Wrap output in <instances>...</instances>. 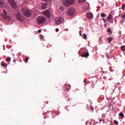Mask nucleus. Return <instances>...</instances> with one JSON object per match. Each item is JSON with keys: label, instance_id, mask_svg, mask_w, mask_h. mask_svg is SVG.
Here are the masks:
<instances>
[{"label": "nucleus", "instance_id": "6ab92c4d", "mask_svg": "<svg viewBox=\"0 0 125 125\" xmlns=\"http://www.w3.org/2000/svg\"><path fill=\"white\" fill-rule=\"evenodd\" d=\"M29 57H27L25 58V60L24 61L25 63H28V61H29Z\"/></svg>", "mask_w": 125, "mask_h": 125}, {"label": "nucleus", "instance_id": "393cba45", "mask_svg": "<svg viewBox=\"0 0 125 125\" xmlns=\"http://www.w3.org/2000/svg\"><path fill=\"white\" fill-rule=\"evenodd\" d=\"M85 2V0H79V2L80 3H83Z\"/></svg>", "mask_w": 125, "mask_h": 125}, {"label": "nucleus", "instance_id": "2eb2a0df", "mask_svg": "<svg viewBox=\"0 0 125 125\" xmlns=\"http://www.w3.org/2000/svg\"><path fill=\"white\" fill-rule=\"evenodd\" d=\"M3 0H0V7H3Z\"/></svg>", "mask_w": 125, "mask_h": 125}, {"label": "nucleus", "instance_id": "f03ea898", "mask_svg": "<svg viewBox=\"0 0 125 125\" xmlns=\"http://www.w3.org/2000/svg\"><path fill=\"white\" fill-rule=\"evenodd\" d=\"M75 3V0H65L63 2V5L65 6H71Z\"/></svg>", "mask_w": 125, "mask_h": 125}, {"label": "nucleus", "instance_id": "ea45409f", "mask_svg": "<svg viewBox=\"0 0 125 125\" xmlns=\"http://www.w3.org/2000/svg\"><path fill=\"white\" fill-rule=\"evenodd\" d=\"M80 33H82V30H80Z\"/></svg>", "mask_w": 125, "mask_h": 125}, {"label": "nucleus", "instance_id": "6e6552de", "mask_svg": "<svg viewBox=\"0 0 125 125\" xmlns=\"http://www.w3.org/2000/svg\"><path fill=\"white\" fill-rule=\"evenodd\" d=\"M107 20H108L109 23L113 24L114 23V19L113 18V15L111 14H109L108 17L107 18Z\"/></svg>", "mask_w": 125, "mask_h": 125}, {"label": "nucleus", "instance_id": "1a4fd4ad", "mask_svg": "<svg viewBox=\"0 0 125 125\" xmlns=\"http://www.w3.org/2000/svg\"><path fill=\"white\" fill-rule=\"evenodd\" d=\"M43 15H45V17H47V18H50L51 16V14H50V12L48 10H45L43 12Z\"/></svg>", "mask_w": 125, "mask_h": 125}, {"label": "nucleus", "instance_id": "9b49d317", "mask_svg": "<svg viewBox=\"0 0 125 125\" xmlns=\"http://www.w3.org/2000/svg\"><path fill=\"white\" fill-rule=\"evenodd\" d=\"M70 88H71V85L69 84H65L64 86V90H66V91H67L68 92H69Z\"/></svg>", "mask_w": 125, "mask_h": 125}, {"label": "nucleus", "instance_id": "5701e85b", "mask_svg": "<svg viewBox=\"0 0 125 125\" xmlns=\"http://www.w3.org/2000/svg\"><path fill=\"white\" fill-rule=\"evenodd\" d=\"M105 55L106 56V58L108 59H110V58H111L110 57H109V54H108V53H105Z\"/></svg>", "mask_w": 125, "mask_h": 125}, {"label": "nucleus", "instance_id": "7ed1b4c3", "mask_svg": "<svg viewBox=\"0 0 125 125\" xmlns=\"http://www.w3.org/2000/svg\"><path fill=\"white\" fill-rule=\"evenodd\" d=\"M46 20V19H45V18L42 16H40L38 17L37 22L38 23V24H39V25H41V24H42V23H44Z\"/></svg>", "mask_w": 125, "mask_h": 125}, {"label": "nucleus", "instance_id": "f3484780", "mask_svg": "<svg viewBox=\"0 0 125 125\" xmlns=\"http://www.w3.org/2000/svg\"><path fill=\"white\" fill-rule=\"evenodd\" d=\"M101 16L102 18H104V17H106V16H107V15L105 13H102L101 14Z\"/></svg>", "mask_w": 125, "mask_h": 125}, {"label": "nucleus", "instance_id": "2f4dec72", "mask_svg": "<svg viewBox=\"0 0 125 125\" xmlns=\"http://www.w3.org/2000/svg\"><path fill=\"white\" fill-rule=\"evenodd\" d=\"M60 10L62 11V10H64V8H63V7H62V6H61L60 7Z\"/></svg>", "mask_w": 125, "mask_h": 125}, {"label": "nucleus", "instance_id": "a878e982", "mask_svg": "<svg viewBox=\"0 0 125 125\" xmlns=\"http://www.w3.org/2000/svg\"><path fill=\"white\" fill-rule=\"evenodd\" d=\"M121 49L122 50H123V51H125V45L122 46H121Z\"/></svg>", "mask_w": 125, "mask_h": 125}, {"label": "nucleus", "instance_id": "4468645a", "mask_svg": "<svg viewBox=\"0 0 125 125\" xmlns=\"http://www.w3.org/2000/svg\"><path fill=\"white\" fill-rule=\"evenodd\" d=\"M107 41L109 43H111V42L113 41V37L112 36H110L109 38L107 39Z\"/></svg>", "mask_w": 125, "mask_h": 125}, {"label": "nucleus", "instance_id": "423d86ee", "mask_svg": "<svg viewBox=\"0 0 125 125\" xmlns=\"http://www.w3.org/2000/svg\"><path fill=\"white\" fill-rule=\"evenodd\" d=\"M64 22V18L62 17H58L56 19V23L57 25H60L61 23H63Z\"/></svg>", "mask_w": 125, "mask_h": 125}, {"label": "nucleus", "instance_id": "79ce46f5", "mask_svg": "<svg viewBox=\"0 0 125 125\" xmlns=\"http://www.w3.org/2000/svg\"><path fill=\"white\" fill-rule=\"evenodd\" d=\"M119 17H120L121 16V15H119Z\"/></svg>", "mask_w": 125, "mask_h": 125}, {"label": "nucleus", "instance_id": "ddd939ff", "mask_svg": "<svg viewBox=\"0 0 125 125\" xmlns=\"http://www.w3.org/2000/svg\"><path fill=\"white\" fill-rule=\"evenodd\" d=\"M92 17H93V14H92V13H90L87 14V18L88 19H92Z\"/></svg>", "mask_w": 125, "mask_h": 125}, {"label": "nucleus", "instance_id": "a19ab883", "mask_svg": "<svg viewBox=\"0 0 125 125\" xmlns=\"http://www.w3.org/2000/svg\"><path fill=\"white\" fill-rule=\"evenodd\" d=\"M80 36H82V34H80Z\"/></svg>", "mask_w": 125, "mask_h": 125}, {"label": "nucleus", "instance_id": "39448f33", "mask_svg": "<svg viewBox=\"0 0 125 125\" xmlns=\"http://www.w3.org/2000/svg\"><path fill=\"white\" fill-rule=\"evenodd\" d=\"M8 1L9 3H10L12 7L14 9L17 8V4L15 2L14 0H8Z\"/></svg>", "mask_w": 125, "mask_h": 125}, {"label": "nucleus", "instance_id": "b1692460", "mask_svg": "<svg viewBox=\"0 0 125 125\" xmlns=\"http://www.w3.org/2000/svg\"><path fill=\"white\" fill-rule=\"evenodd\" d=\"M123 19L124 20V21H121V22H122V23H124V22H125V15H124L122 17Z\"/></svg>", "mask_w": 125, "mask_h": 125}, {"label": "nucleus", "instance_id": "aec40b11", "mask_svg": "<svg viewBox=\"0 0 125 125\" xmlns=\"http://www.w3.org/2000/svg\"><path fill=\"white\" fill-rule=\"evenodd\" d=\"M11 61V58L10 57H8V58L6 59V61H7V62H10Z\"/></svg>", "mask_w": 125, "mask_h": 125}, {"label": "nucleus", "instance_id": "0eeeda50", "mask_svg": "<svg viewBox=\"0 0 125 125\" xmlns=\"http://www.w3.org/2000/svg\"><path fill=\"white\" fill-rule=\"evenodd\" d=\"M16 17L19 21H21V22L23 21V17L21 16L20 12H18V13L16 15Z\"/></svg>", "mask_w": 125, "mask_h": 125}, {"label": "nucleus", "instance_id": "4be33fe9", "mask_svg": "<svg viewBox=\"0 0 125 125\" xmlns=\"http://www.w3.org/2000/svg\"><path fill=\"white\" fill-rule=\"evenodd\" d=\"M120 117H122V118H125V115H124V113H120L119 114Z\"/></svg>", "mask_w": 125, "mask_h": 125}, {"label": "nucleus", "instance_id": "f257e3e1", "mask_svg": "<svg viewBox=\"0 0 125 125\" xmlns=\"http://www.w3.org/2000/svg\"><path fill=\"white\" fill-rule=\"evenodd\" d=\"M21 13L26 17H30L32 16V12L27 8H24L21 10Z\"/></svg>", "mask_w": 125, "mask_h": 125}, {"label": "nucleus", "instance_id": "9d476101", "mask_svg": "<svg viewBox=\"0 0 125 125\" xmlns=\"http://www.w3.org/2000/svg\"><path fill=\"white\" fill-rule=\"evenodd\" d=\"M3 12L5 15V16L3 17L4 19H5V20H6V21H10V17L7 16V13L4 10L3 11Z\"/></svg>", "mask_w": 125, "mask_h": 125}, {"label": "nucleus", "instance_id": "c756f323", "mask_svg": "<svg viewBox=\"0 0 125 125\" xmlns=\"http://www.w3.org/2000/svg\"><path fill=\"white\" fill-rule=\"evenodd\" d=\"M114 124H115V125H118L119 123L118 122V121L114 120Z\"/></svg>", "mask_w": 125, "mask_h": 125}, {"label": "nucleus", "instance_id": "58836bf2", "mask_svg": "<svg viewBox=\"0 0 125 125\" xmlns=\"http://www.w3.org/2000/svg\"><path fill=\"white\" fill-rule=\"evenodd\" d=\"M84 83H86V81L85 80H84Z\"/></svg>", "mask_w": 125, "mask_h": 125}, {"label": "nucleus", "instance_id": "473e14b6", "mask_svg": "<svg viewBox=\"0 0 125 125\" xmlns=\"http://www.w3.org/2000/svg\"><path fill=\"white\" fill-rule=\"evenodd\" d=\"M90 110L92 112H93L94 110V108L92 107H90Z\"/></svg>", "mask_w": 125, "mask_h": 125}, {"label": "nucleus", "instance_id": "a211bd4d", "mask_svg": "<svg viewBox=\"0 0 125 125\" xmlns=\"http://www.w3.org/2000/svg\"><path fill=\"white\" fill-rule=\"evenodd\" d=\"M1 65L3 67H7V64H5V63L4 62H1Z\"/></svg>", "mask_w": 125, "mask_h": 125}, {"label": "nucleus", "instance_id": "20e7f679", "mask_svg": "<svg viewBox=\"0 0 125 125\" xmlns=\"http://www.w3.org/2000/svg\"><path fill=\"white\" fill-rule=\"evenodd\" d=\"M75 11H76L75 8L70 7L69 8L67 11V14L69 15V16H73L74 14H75Z\"/></svg>", "mask_w": 125, "mask_h": 125}, {"label": "nucleus", "instance_id": "f8f14e48", "mask_svg": "<svg viewBox=\"0 0 125 125\" xmlns=\"http://www.w3.org/2000/svg\"><path fill=\"white\" fill-rule=\"evenodd\" d=\"M89 56V53L88 52H83V57H86V58H87Z\"/></svg>", "mask_w": 125, "mask_h": 125}, {"label": "nucleus", "instance_id": "dca6fc26", "mask_svg": "<svg viewBox=\"0 0 125 125\" xmlns=\"http://www.w3.org/2000/svg\"><path fill=\"white\" fill-rule=\"evenodd\" d=\"M47 7V4H43L42 6V9H45Z\"/></svg>", "mask_w": 125, "mask_h": 125}, {"label": "nucleus", "instance_id": "cd10ccee", "mask_svg": "<svg viewBox=\"0 0 125 125\" xmlns=\"http://www.w3.org/2000/svg\"><path fill=\"white\" fill-rule=\"evenodd\" d=\"M84 40H86V39H87V36L86 35V34H84V38H83Z\"/></svg>", "mask_w": 125, "mask_h": 125}, {"label": "nucleus", "instance_id": "c9c22d12", "mask_svg": "<svg viewBox=\"0 0 125 125\" xmlns=\"http://www.w3.org/2000/svg\"><path fill=\"white\" fill-rule=\"evenodd\" d=\"M38 32V33H42V30H39Z\"/></svg>", "mask_w": 125, "mask_h": 125}, {"label": "nucleus", "instance_id": "37998d69", "mask_svg": "<svg viewBox=\"0 0 125 125\" xmlns=\"http://www.w3.org/2000/svg\"><path fill=\"white\" fill-rule=\"evenodd\" d=\"M104 26H106V24H104Z\"/></svg>", "mask_w": 125, "mask_h": 125}, {"label": "nucleus", "instance_id": "e433bc0d", "mask_svg": "<svg viewBox=\"0 0 125 125\" xmlns=\"http://www.w3.org/2000/svg\"><path fill=\"white\" fill-rule=\"evenodd\" d=\"M13 62H14V63H16V60L14 59L13 60Z\"/></svg>", "mask_w": 125, "mask_h": 125}, {"label": "nucleus", "instance_id": "bb28decb", "mask_svg": "<svg viewBox=\"0 0 125 125\" xmlns=\"http://www.w3.org/2000/svg\"><path fill=\"white\" fill-rule=\"evenodd\" d=\"M41 38L40 39L42 40L43 41L44 40V37L42 35H40Z\"/></svg>", "mask_w": 125, "mask_h": 125}, {"label": "nucleus", "instance_id": "412c9836", "mask_svg": "<svg viewBox=\"0 0 125 125\" xmlns=\"http://www.w3.org/2000/svg\"><path fill=\"white\" fill-rule=\"evenodd\" d=\"M107 33H111L112 34V29L110 27L107 29Z\"/></svg>", "mask_w": 125, "mask_h": 125}, {"label": "nucleus", "instance_id": "4c0bfd02", "mask_svg": "<svg viewBox=\"0 0 125 125\" xmlns=\"http://www.w3.org/2000/svg\"><path fill=\"white\" fill-rule=\"evenodd\" d=\"M65 31H69V29H65Z\"/></svg>", "mask_w": 125, "mask_h": 125}, {"label": "nucleus", "instance_id": "f704fd0d", "mask_svg": "<svg viewBox=\"0 0 125 125\" xmlns=\"http://www.w3.org/2000/svg\"><path fill=\"white\" fill-rule=\"evenodd\" d=\"M56 32H59V28H56Z\"/></svg>", "mask_w": 125, "mask_h": 125}, {"label": "nucleus", "instance_id": "c03bdc74", "mask_svg": "<svg viewBox=\"0 0 125 125\" xmlns=\"http://www.w3.org/2000/svg\"><path fill=\"white\" fill-rule=\"evenodd\" d=\"M43 114H46L45 113H43Z\"/></svg>", "mask_w": 125, "mask_h": 125}, {"label": "nucleus", "instance_id": "c85d7f7f", "mask_svg": "<svg viewBox=\"0 0 125 125\" xmlns=\"http://www.w3.org/2000/svg\"><path fill=\"white\" fill-rule=\"evenodd\" d=\"M122 9H123V10L125 9V5L124 4H123L122 5Z\"/></svg>", "mask_w": 125, "mask_h": 125}, {"label": "nucleus", "instance_id": "7c9ffc66", "mask_svg": "<svg viewBox=\"0 0 125 125\" xmlns=\"http://www.w3.org/2000/svg\"><path fill=\"white\" fill-rule=\"evenodd\" d=\"M102 20L104 21V23H106V22H107V21H106V19H105L104 18H103Z\"/></svg>", "mask_w": 125, "mask_h": 125}, {"label": "nucleus", "instance_id": "72a5a7b5", "mask_svg": "<svg viewBox=\"0 0 125 125\" xmlns=\"http://www.w3.org/2000/svg\"><path fill=\"white\" fill-rule=\"evenodd\" d=\"M44 1H47V2H48V1H50L51 0H43Z\"/></svg>", "mask_w": 125, "mask_h": 125}]
</instances>
